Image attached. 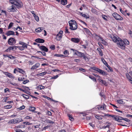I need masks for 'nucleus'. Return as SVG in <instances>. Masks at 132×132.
<instances>
[{
	"instance_id": "10",
	"label": "nucleus",
	"mask_w": 132,
	"mask_h": 132,
	"mask_svg": "<svg viewBox=\"0 0 132 132\" xmlns=\"http://www.w3.org/2000/svg\"><path fill=\"white\" fill-rule=\"evenodd\" d=\"M71 40L73 43L78 44L80 41V39L77 38H72L71 39Z\"/></svg>"
},
{
	"instance_id": "21",
	"label": "nucleus",
	"mask_w": 132,
	"mask_h": 132,
	"mask_svg": "<svg viewBox=\"0 0 132 132\" xmlns=\"http://www.w3.org/2000/svg\"><path fill=\"white\" fill-rule=\"evenodd\" d=\"M101 60L103 64L106 66V67H109V65L105 61V60L102 57L101 58Z\"/></svg>"
},
{
	"instance_id": "42",
	"label": "nucleus",
	"mask_w": 132,
	"mask_h": 132,
	"mask_svg": "<svg viewBox=\"0 0 132 132\" xmlns=\"http://www.w3.org/2000/svg\"><path fill=\"white\" fill-rule=\"evenodd\" d=\"M8 123H11V124H15V120L14 119H12L10 121H9Z\"/></svg>"
},
{
	"instance_id": "55",
	"label": "nucleus",
	"mask_w": 132,
	"mask_h": 132,
	"mask_svg": "<svg viewBox=\"0 0 132 132\" xmlns=\"http://www.w3.org/2000/svg\"><path fill=\"white\" fill-rule=\"evenodd\" d=\"M1 71L2 72H3L4 74L5 75L7 76L9 73V72H6L2 70H1Z\"/></svg>"
},
{
	"instance_id": "56",
	"label": "nucleus",
	"mask_w": 132,
	"mask_h": 132,
	"mask_svg": "<svg viewBox=\"0 0 132 132\" xmlns=\"http://www.w3.org/2000/svg\"><path fill=\"white\" fill-rule=\"evenodd\" d=\"M102 18L105 20H107V19L106 18H107V16L104 15H102Z\"/></svg>"
},
{
	"instance_id": "38",
	"label": "nucleus",
	"mask_w": 132,
	"mask_h": 132,
	"mask_svg": "<svg viewBox=\"0 0 132 132\" xmlns=\"http://www.w3.org/2000/svg\"><path fill=\"white\" fill-rule=\"evenodd\" d=\"M68 116L69 117V119L71 121H73L74 120V119L73 117L70 114H68Z\"/></svg>"
},
{
	"instance_id": "40",
	"label": "nucleus",
	"mask_w": 132,
	"mask_h": 132,
	"mask_svg": "<svg viewBox=\"0 0 132 132\" xmlns=\"http://www.w3.org/2000/svg\"><path fill=\"white\" fill-rule=\"evenodd\" d=\"M25 119H29L31 120H32V117L30 116H27L25 117Z\"/></svg>"
},
{
	"instance_id": "19",
	"label": "nucleus",
	"mask_w": 132,
	"mask_h": 132,
	"mask_svg": "<svg viewBox=\"0 0 132 132\" xmlns=\"http://www.w3.org/2000/svg\"><path fill=\"white\" fill-rule=\"evenodd\" d=\"M9 10L10 12H14L15 11V8L13 5L11 6Z\"/></svg>"
},
{
	"instance_id": "54",
	"label": "nucleus",
	"mask_w": 132,
	"mask_h": 132,
	"mask_svg": "<svg viewBox=\"0 0 132 132\" xmlns=\"http://www.w3.org/2000/svg\"><path fill=\"white\" fill-rule=\"evenodd\" d=\"M105 116L108 117H111L114 118L115 116L110 115L109 114H107L105 115Z\"/></svg>"
},
{
	"instance_id": "35",
	"label": "nucleus",
	"mask_w": 132,
	"mask_h": 132,
	"mask_svg": "<svg viewBox=\"0 0 132 132\" xmlns=\"http://www.w3.org/2000/svg\"><path fill=\"white\" fill-rule=\"evenodd\" d=\"M95 36L96 37V38L97 39L100 41V39L102 38L101 37L98 36V35H97L96 34H95Z\"/></svg>"
},
{
	"instance_id": "47",
	"label": "nucleus",
	"mask_w": 132,
	"mask_h": 132,
	"mask_svg": "<svg viewBox=\"0 0 132 132\" xmlns=\"http://www.w3.org/2000/svg\"><path fill=\"white\" fill-rule=\"evenodd\" d=\"M95 117L98 120H101L102 119V118L100 116L98 115L96 116Z\"/></svg>"
},
{
	"instance_id": "32",
	"label": "nucleus",
	"mask_w": 132,
	"mask_h": 132,
	"mask_svg": "<svg viewBox=\"0 0 132 132\" xmlns=\"http://www.w3.org/2000/svg\"><path fill=\"white\" fill-rule=\"evenodd\" d=\"M82 57L86 61H87L89 60L88 57L86 56L85 54H84Z\"/></svg>"
},
{
	"instance_id": "46",
	"label": "nucleus",
	"mask_w": 132,
	"mask_h": 132,
	"mask_svg": "<svg viewBox=\"0 0 132 132\" xmlns=\"http://www.w3.org/2000/svg\"><path fill=\"white\" fill-rule=\"evenodd\" d=\"M82 16L86 19H88L89 18V15H87L85 14H83L82 15Z\"/></svg>"
},
{
	"instance_id": "9",
	"label": "nucleus",
	"mask_w": 132,
	"mask_h": 132,
	"mask_svg": "<svg viewBox=\"0 0 132 132\" xmlns=\"http://www.w3.org/2000/svg\"><path fill=\"white\" fill-rule=\"evenodd\" d=\"M9 44L10 45H14L16 43V40L13 38H10L8 40Z\"/></svg>"
},
{
	"instance_id": "45",
	"label": "nucleus",
	"mask_w": 132,
	"mask_h": 132,
	"mask_svg": "<svg viewBox=\"0 0 132 132\" xmlns=\"http://www.w3.org/2000/svg\"><path fill=\"white\" fill-rule=\"evenodd\" d=\"M101 82V84H104L106 86L107 85V84H106V81L104 80H102Z\"/></svg>"
},
{
	"instance_id": "48",
	"label": "nucleus",
	"mask_w": 132,
	"mask_h": 132,
	"mask_svg": "<svg viewBox=\"0 0 132 132\" xmlns=\"http://www.w3.org/2000/svg\"><path fill=\"white\" fill-rule=\"evenodd\" d=\"M127 11V10L125 9V10H124V12L125 13V14H124L125 15H126V14L128 16H129L130 14L129 13H126Z\"/></svg>"
},
{
	"instance_id": "39",
	"label": "nucleus",
	"mask_w": 132,
	"mask_h": 132,
	"mask_svg": "<svg viewBox=\"0 0 132 132\" xmlns=\"http://www.w3.org/2000/svg\"><path fill=\"white\" fill-rule=\"evenodd\" d=\"M117 102L119 103L120 104H124V103L122 100L121 99L117 100Z\"/></svg>"
},
{
	"instance_id": "50",
	"label": "nucleus",
	"mask_w": 132,
	"mask_h": 132,
	"mask_svg": "<svg viewBox=\"0 0 132 132\" xmlns=\"http://www.w3.org/2000/svg\"><path fill=\"white\" fill-rule=\"evenodd\" d=\"M50 48L53 50H55V46L53 45H52L50 47Z\"/></svg>"
},
{
	"instance_id": "59",
	"label": "nucleus",
	"mask_w": 132,
	"mask_h": 132,
	"mask_svg": "<svg viewBox=\"0 0 132 132\" xmlns=\"http://www.w3.org/2000/svg\"><path fill=\"white\" fill-rule=\"evenodd\" d=\"M29 81L28 80H26L24 81L23 82V84H25L29 82Z\"/></svg>"
},
{
	"instance_id": "12",
	"label": "nucleus",
	"mask_w": 132,
	"mask_h": 132,
	"mask_svg": "<svg viewBox=\"0 0 132 132\" xmlns=\"http://www.w3.org/2000/svg\"><path fill=\"white\" fill-rule=\"evenodd\" d=\"M75 54L78 56L80 57H82L84 55V54L79 52L78 51H76V52L75 53Z\"/></svg>"
},
{
	"instance_id": "3",
	"label": "nucleus",
	"mask_w": 132,
	"mask_h": 132,
	"mask_svg": "<svg viewBox=\"0 0 132 132\" xmlns=\"http://www.w3.org/2000/svg\"><path fill=\"white\" fill-rule=\"evenodd\" d=\"M118 46L122 49H124L125 48V46L124 43L123 41L120 38H118V41L117 43Z\"/></svg>"
},
{
	"instance_id": "22",
	"label": "nucleus",
	"mask_w": 132,
	"mask_h": 132,
	"mask_svg": "<svg viewBox=\"0 0 132 132\" xmlns=\"http://www.w3.org/2000/svg\"><path fill=\"white\" fill-rule=\"evenodd\" d=\"M100 40L101 41V42L102 44L105 45H108V44L102 38H101Z\"/></svg>"
},
{
	"instance_id": "5",
	"label": "nucleus",
	"mask_w": 132,
	"mask_h": 132,
	"mask_svg": "<svg viewBox=\"0 0 132 132\" xmlns=\"http://www.w3.org/2000/svg\"><path fill=\"white\" fill-rule=\"evenodd\" d=\"M112 15L116 20L121 21L123 20V18L116 13H114L112 14Z\"/></svg>"
},
{
	"instance_id": "62",
	"label": "nucleus",
	"mask_w": 132,
	"mask_h": 132,
	"mask_svg": "<svg viewBox=\"0 0 132 132\" xmlns=\"http://www.w3.org/2000/svg\"><path fill=\"white\" fill-rule=\"evenodd\" d=\"M19 127V128H24L25 126L23 125H20L18 126Z\"/></svg>"
},
{
	"instance_id": "31",
	"label": "nucleus",
	"mask_w": 132,
	"mask_h": 132,
	"mask_svg": "<svg viewBox=\"0 0 132 132\" xmlns=\"http://www.w3.org/2000/svg\"><path fill=\"white\" fill-rule=\"evenodd\" d=\"M7 77H8L10 78L13 79H14L15 78L14 76L12 74L10 73H9L8 76H7Z\"/></svg>"
},
{
	"instance_id": "1",
	"label": "nucleus",
	"mask_w": 132,
	"mask_h": 132,
	"mask_svg": "<svg viewBox=\"0 0 132 132\" xmlns=\"http://www.w3.org/2000/svg\"><path fill=\"white\" fill-rule=\"evenodd\" d=\"M70 29L72 30H76L77 28V25L76 21L73 20H71L69 21Z\"/></svg>"
},
{
	"instance_id": "7",
	"label": "nucleus",
	"mask_w": 132,
	"mask_h": 132,
	"mask_svg": "<svg viewBox=\"0 0 132 132\" xmlns=\"http://www.w3.org/2000/svg\"><path fill=\"white\" fill-rule=\"evenodd\" d=\"M63 33V31L60 30L59 31L58 33L56 35V39L57 40H60L61 39Z\"/></svg>"
},
{
	"instance_id": "41",
	"label": "nucleus",
	"mask_w": 132,
	"mask_h": 132,
	"mask_svg": "<svg viewBox=\"0 0 132 132\" xmlns=\"http://www.w3.org/2000/svg\"><path fill=\"white\" fill-rule=\"evenodd\" d=\"M12 106L11 105H7L4 106V108L6 109H10L11 108Z\"/></svg>"
},
{
	"instance_id": "6",
	"label": "nucleus",
	"mask_w": 132,
	"mask_h": 132,
	"mask_svg": "<svg viewBox=\"0 0 132 132\" xmlns=\"http://www.w3.org/2000/svg\"><path fill=\"white\" fill-rule=\"evenodd\" d=\"M126 75L127 78L132 84V71H130L129 73H126Z\"/></svg>"
},
{
	"instance_id": "15",
	"label": "nucleus",
	"mask_w": 132,
	"mask_h": 132,
	"mask_svg": "<svg viewBox=\"0 0 132 132\" xmlns=\"http://www.w3.org/2000/svg\"><path fill=\"white\" fill-rule=\"evenodd\" d=\"M84 29L86 34L88 35V36H92V34L91 33L90 31L88 29L86 28H84Z\"/></svg>"
},
{
	"instance_id": "11",
	"label": "nucleus",
	"mask_w": 132,
	"mask_h": 132,
	"mask_svg": "<svg viewBox=\"0 0 132 132\" xmlns=\"http://www.w3.org/2000/svg\"><path fill=\"white\" fill-rule=\"evenodd\" d=\"M109 36L111 38V39L112 40L113 42H117V41H118V38H119V37H117L113 35H110Z\"/></svg>"
},
{
	"instance_id": "63",
	"label": "nucleus",
	"mask_w": 132,
	"mask_h": 132,
	"mask_svg": "<svg viewBox=\"0 0 132 132\" xmlns=\"http://www.w3.org/2000/svg\"><path fill=\"white\" fill-rule=\"evenodd\" d=\"M18 48L21 51H23L24 50V48H23L22 47H18Z\"/></svg>"
},
{
	"instance_id": "52",
	"label": "nucleus",
	"mask_w": 132,
	"mask_h": 132,
	"mask_svg": "<svg viewBox=\"0 0 132 132\" xmlns=\"http://www.w3.org/2000/svg\"><path fill=\"white\" fill-rule=\"evenodd\" d=\"M47 72H42L39 74V75L40 76H43L45 75Z\"/></svg>"
},
{
	"instance_id": "4",
	"label": "nucleus",
	"mask_w": 132,
	"mask_h": 132,
	"mask_svg": "<svg viewBox=\"0 0 132 132\" xmlns=\"http://www.w3.org/2000/svg\"><path fill=\"white\" fill-rule=\"evenodd\" d=\"M92 69L95 71L98 72L103 76L106 75L107 74V73L106 72H105L104 71L101 70L98 68L93 67L92 68Z\"/></svg>"
},
{
	"instance_id": "53",
	"label": "nucleus",
	"mask_w": 132,
	"mask_h": 132,
	"mask_svg": "<svg viewBox=\"0 0 132 132\" xmlns=\"http://www.w3.org/2000/svg\"><path fill=\"white\" fill-rule=\"evenodd\" d=\"M16 132H27V131L24 130V131H22L20 129H17L16 130Z\"/></svg>"
},
{
	"instance_id": "36",
	"label": "nucleus",
	"mask_w": 132,
	"mask_h": 132,
	"mask_svg": "<svg viewBox=\"0 0 132 132\" xmlns=\"http://www.w3.org/2000/svg\"><path fill=\"white\" fill-rule=\"evenodd\" d=\"M45 122L47 123H50L52 124H53L54 123V122L49 119L46 120L45 121Z\"/></svg>"
},
{
	"instance_id": "23",
	"label": "nucleus",
	"mask_w": 132,
	"mask_h": 132,
	"mask_svg": "<svg viewBox=\"0 0 132 132\" xmlns=\"http://www.w3.org/2000/svg\"><path fill=\"white\" fill-rule=\"evenodd\" d=\"M67 0H61V3L63 5L67 4Z\"/></svg>"
},
{
	"instance_id": "16",
	"label": "nucleus",
	"mask_w": 132,
	"mask_h": 132,
	"mask_svg": "<svg viewBox=\"0 0 132 132\" xmlns=\"http://www.w3.org/2000/svg\"><path fill=\"white\" fill-rule=\"evenodd\" d=\"M19 44H20L22 45V47L24 48V49L25 48H27V44L24 43L23 42H22L21 41H20L19 42Z\"/></svg>"
},
{
	"instance_id": "24",
	"label": "nucleus",
	"mask_w": 132,
	"mask_h": 132,
	"mask_svg": "<svg viewBox=\"0 0 132 132\" xmlns=\"http://www.w3.org/2000/svg\"><path fill=\"white\" fill-rule=\"evenodd\" d=\"M43 28L42 27H39L35 29V31L37 32H39L43 29Z\"/></svg>"
},
{
	"instance_id": "26",
	"label": "nucleus",
	"mask_w": 132,
	"mask_h": 132,
	"mask_svg": "<svg viewBox=\"0 0 132 132\" xmlns=\"http://www.w3.org/2000/svg\"><path fill=\"white\" fill-rule=\"evenodd\" d=\"M123 42L124 44H125V45H128L129 44V42L128 40L126 39H124L123 40Z\"/></svg>"
},
{
	"instance_id": "29",
	"label": "nucleus",
	"mask_w": 132,
	"mask_h": 132,
	"mask_svg": "<svg viewBox=\"0 0 132 132\" xmlns=\"http://www.w3.org/2000/svg\"><path fill=\"white\" fill-rule=\"evenodd\" d=\"M22 119L20 118H18L15 119V123L20 122L21 121Z\"/></svg>"
},
{
	"instance_id": "57",
	"label": "nucleus",
	"mask_w": 132,
	"mask_h": 132,
	"mask_svg": "<svg viewBox=\"0 0 132 132\" xmlns=\"http://www.w3.org/2000/svg\"><path fill=\"white\" fill-rule=\"evenodd\" d=\"M13 24V23L12 22H11L10 23L8 27V29H9L10 28H11Z\"/></svg>"
},
{
	"instance_id": "30",
	"label": "nucleus",
	"mask_w": 132,
	"mask_h": 132,
	"mask_svg": "<svg viewBox=\"0 0 132 132\" xmlns=\"http://www.w3.org/2000/svg\"><path fill=\"white\" fill-rule=\"evenodd\" d=\"M17 89L23 92H24V93H26L29 94V93H30L29 92L25 90H24L22 88H17Z\"/></svg>"
},
{
	"instance_id": "8",
	"label": "nucleus",
	"mask_w": 132,
	"mask_h": 132,
	"mask_svg": "<svg viewBox=\"0 0 132 132\" xmlns=\"http://www.w3.org/2000/svg\"><path fill=\"white\" fill-rule=\"evenodd\" d=\"M13 72L15 73H16V72H19L23 74L25 72V71L21 69L17 68L14 69Z\"/></svg>"
},
{
	"instance_id": "49",
	"label": "nucleus",
	"mask_w": 132,
	"mask_h": 132,
	"mask_svg": "<svg viewBox=\"0 0 132 132\" xmlns=\"http://www.w3.org/2000/svg\"><path fill=\"white\" fill-rule=\"evenodd\" d=\"M24 77L23 78H21V77H19L18 78V80L19 81H23L24 80Z\"/></svg>"
},
{
	"instance_id": "43",
	"label": "nucleus",
	"mask_w": 132,
	"mask_h": 132,
	"mask_svg": "<svg viewBox=\"0 0 132 132\" xmlns=\"http://www.w3.org/2000/svg\"><path fill=\"white\" fill-rule=\"evenodd\" d=\"M120 118H122V119L123 120H124L127 122H129L130 121V120L126 118H123L122 117H120Z\"/></svg>"
},
{
	"instance_id": "13",
	"label": "nucleus",
	"mask_w": 132,
	"mask_h": 132,
	"mask_svg": "<svg viewBox=\"0 0 132 132\" xmlns=\"http://www.w3.org/2000/svg\"><path fill=\"white\" fill-rule=\"evenodd\" d=\"M40 65V64L38 63H36L33 65L31 68V69L34 70L38 68Z\"/></svg>"
},
{
	"instance_id": "44",
	"label": "nucleus",
	"mask_w": 132,
	"mask_h": 132,
	"mask_svg": "<svg viewBox=\"0 0 132 132\" xmlns=\"http://www.w3.org/2000/svg\"><path fill=\"white\" fill-rule=\"evenodd\" d=\"M22 96H23V97L25 99H27L29 98V97L26 95H24V94H22Z\"/></svg>"
},
{
	"instance_id": "34",
	"label": "nucleus",
	"mask_w": 132,
	"mask_h": 132,
	"mask_svg": "<svg viewBox=\"0 0 132 132\" xmlns=\"http://www.w3.org/2000/svg\"><path fill=\"white\" fill-rule=\"evenodd\" d=\"M36 109V108L34 107H30L29 109V110L30 111L34 112Z\"/></svg>"
},
{
	"instance_id": "64",
	"label": "nucleus",
	"mask_w": 132,
	"mask_h": 132,
	"mask_svg": "<svg viewBox=\"0 0 132 132\" xmlns=\"http://www.w3.org/2000/svg\"><path fill=\"white\" fill-rule=\"evenodd\" d=\"M89 125H90L92 127H95L94 125L93 124V123H89Z\"/></svg>"
},
{
	"instance_id": "51",
	"label": "nucleus",
	"mask_w": 132,
	"mask_h": 132,
	"mask_svg": "<svg viewBox=\"0 0 132 132\" xmlns=\"http://www.w3.org/2000/svg\"><path fill=\"white\" fill-rule=\"evenodd\" d=\"M8 57L10 59H13L15 58V57L14 56H12V55H8Z\"/></svg>"
},
{
	"instance_id": "14",
	"label": "nucleus",
	"mask_w": 132,
	"mask_h": 132,
	"mask_svg": "<svg viewBox=\"0 0 132 132\" xmlns=\"http://www.w3.org/2000/svg\"><path fill=\"white\" fill-rule=\"evenodd\" d=\"M39 48L41 50L45 52H47L48 51V49L44 46H39Z\"/></svg>"
},
{
	"instance_id": "17",
	"label": "nucleus",
	"mask_w": 132,
	"mask_h": 132,
	"mask_svg": "<svg viewBox=\"0 0 132 132\" xmlns=\"http://www.w3.org/2000/svg\"><path fill=\"white\" fill-rule=\"evenodd\" d=\"M35 41L37 43H43L44 42L45 40L43 39L37 38L35 40Z\"/></svg>"
},
{
	"instance_id": "18",
	"label": "nucleus",
	"mask_w": 132,
	"mask_h": 132,
	"mask_svg": "<svg viewBox=\"0 0 132 132\" xmlns=\"http://www.w3.org/2000/svg\"><path fill=\"white\" fill-rule=\"evenodd\" d=\"M120 117H118V116H115L114 117V119L115 120L118 121V122H121V120H122V118H120Z\"/></svg>"
},
{
	"instance_id": "60",
	"label": "nucleus",
	"mask_w": 132,
	"mask_h": 132,
	"mask_svg": "<svg viewBox=\"0 0 132 132\" xmlns=\"http://www.w3.org/2000/svg\"><path fill=\"white\" fill-rule=\"evenodd\" d=\"M63 53L65 55L69 54V52L67 50H65L64 52Z\"/></svg>"
},
{
	"instance_id": "58",
	"label": "nucleus",
	"mask_w": 132,
	"mask_h": 132,
	"mask_svg": "<svg viewBox=\"0 0 132 132\" xmlns=\"http://www.w3.org/2000/svg\"><path fill=\"white\" fill-rule=\"evenodd\" d=\"M101 0L103 2H106L108 3H109L110 2L113 1V0Z\"/></svg>"
},
{
	"instance_id": "2",
	"label": "nucleus",
	"mask_w": 132,
	"mask_h": 132,
	"mask_svg": "<svg viewBox=\"0 0 132 132\" xmlns=\"http://www.w3.org/2000/svg\"><path fill=\"white\" fill-rule=\"evenodd\" d=\"M10 3L13 4L16 6V8L20 9L22 7V3L21 1L19 0H10Z\"/></svg>"
},
{
	"instance_id": "28",
	"label": "nucleus",
	"mask_w": 132,
	"mask_h": 132,
	"mask_svg": "<svg viewBox=\"0 0 132 132\" xmlns=\"http://www.w3.org/2000/svg\"><path fill=\"white\" fill-rule=\"evenodd\" d=\"M89 77L90 79H92L93 81L95 82H97V81L96 79H95V78L94 77L91 75L89 76Z\"/></svg>"
},
{
	"instance_id": "25",
	"label": "nucleus",
	"mask_w": 132,
	"mask_h": 132,
	"mask_svg": "<svg viewBox=\"0 0 132 132\" xmlns=\"http://www.w3.org/2000/svg\"><path fill=\"white\" fill-rule=\"evenodd\" d=\"M97 50L98 51V54H99V55H100L102 56H103V54L102 52V51L101 48H97Z\"/></svg>"
},
{
	"instance_id": "20",
	"label": "nucleus",
	"mask_w": 132,
	"mask_h": 132,
	"mask_svg": "<svg viewBox=\"0 0 132 132\" xmlns=\"http://www.w3.org/2000/svg\"><path fill=\"white\" fill-rule=\"evenodd\" d=\"M14 34V32L13 31H9L6 33V35L7 36L10 35H13Z\"/></svg>"
},
{
	"instance_id": "37",
	"label": "nucleus",
	"mask_w": 132,
	"mask_h": 132,
	"mask_svg": "<svg viewBox=\"0 0 132 132\" xmlns=\"http://www.w3.org/2000/svg\"><path fill=\"white\" fill-rule=\"evenodd\" d=\"M34 18L38 22L39 20V17L37 15H36L35 14H34Z\"/></svg>"
},
{
	"instance_id": "33",
	"label": "nucleus",
	"mask_w": 132,
	"mask_h": 132,
	"mask_svg": "<svg viewBox=\"0 0 132 132\" xmlns=\"http://www.w3.org/2000/svg\"><path fill=\"white\" fill-rule=\"evenodd\" d=\"M44 88L45 87L44 86L41 85H39L37 86L38 89L40 90L44 89Z\"/></svg>"
},
{
	"instance_id": "61",
	"label": "nucleus",
	"mask_w": 132,
	"mask_h": 132,
	"mask_svg": "<svg viewBox=\"0 0 132 132\" xmlns=\"http://www.w3.org/2000/svg\"><path fill=\"white\" fill-rule=\"evenodd\" d=\"M102 78L101 77H99L97 79L98 81L99 82H100L102 81Z\"/></svg>"
},
{
	"instance_id": "27",
	"label": "nucleus",
	"mask_w": 132,
	"mask_h": 132,
	"mask_svg": "<svg viewBox=\"0 0 132 132\" xmlns=\"http://www.w3.org/2000/svg\"><path fill=\"white\" fill-rule=\"evenodd\" d=\"M105 106V105H99L98 106L97 108L98 110H102L103 109H104Z\"/></svg>"
}]
</instances>
